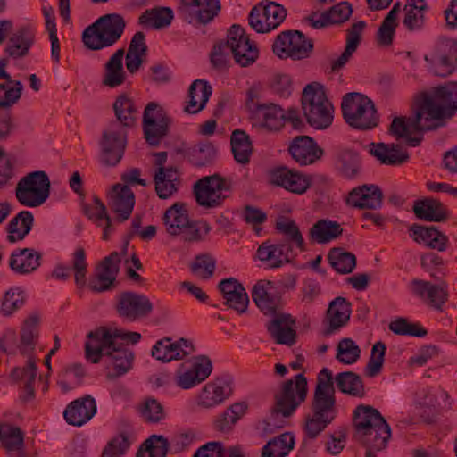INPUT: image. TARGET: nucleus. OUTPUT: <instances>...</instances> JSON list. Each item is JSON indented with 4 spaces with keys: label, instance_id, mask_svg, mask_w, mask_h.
<instances>
[{
    "label": "nucleus",
    "instance_id": "63",
    "mask_svg": "<svg viewBox=\"0 0 457 457\" xmlns=\"http://www.w3.org/2000/svg\"><path fill=\"white\" fill-rule=\"evenodd\" d=\"M389 329L395 334L401 336L424 337L428 335V330L419 322H410L407 319L402 317L391 321Z\"/></svg>",
    "mask_w": 457,
    "mask_h": 457
},
{
    "label": "nucleus",
    "instance_id": "53",
    "mask_svg": "<svg viewBox=\"0 0 457 457\" xmlns=\"http://www.w3.org/2000/svg\"><path fill=\"white\" fill-rule=\"evenodd\" d=\"M113 111L117 119V123L122 126V129L131 128L135 125L137 115V109L134 101L126 94L120 95L113 103Z\"/></svg>",
    "mask_w": 457,
    "mask_h": 457
},
{
    "label": "nucleus",
    "instance_id": "58",
    "mask_svg": "<svg viewBox=\"0 0 457 457\" xmlns=\"http://www.w3.org/2000/svg\"><path fill=\"white\" fill-rule=\"evenodd\" d=\"M170 442L162 435H152L140 445L137 457H166Z\"/></svg>",
    "mask_w": 457,
    "mask_h": 457
},
{
    "label": "nucleus",
    "instance_id": "47",
    "mask_svg": "<svg viewBox=\"0 0 457 457\" xmlns=\"http://www.w3.org/2000/svg\"><path fill=\"white\" fill-rule=\"evenodd\" d=\"M343 228L337 221L330 220H320L316 221L309 230V240L317 244H327L339 237Z\"/></svg>",
    "mask_w": 457,
    "mask_h": 457
},
{
    "label": "nucleus",
    "instance_id": "5",
    "mask_svg": "<svg viewBox=\"0 0 457 457\" xmlns=\"http://www.w3.org/2000/svg\"><path fill=\"white\" fill-rule=\"evenodd\" d=\"M354 438L366 448L365 457H376L391 437V428L378 410L358 405L353 414Z\"/></svg>",
    "mask_w": 457,
    "mask_h": 457
},
{
    "label": "nucleus",
    "instance_id": "59",
    "mask_svg": "<svg viewBox=\"0 0 457 457\" xmlns=\"http://www.w3.org/2000/svg\"><path fill=\"white\" fill-rule=\"evenodd\" d=\"M37 316H29L24 320L21 331L20 351L23 355L32 353L38 338Z\"/></svg>",
    "mask_w": 457,
    "mask_h": 457
},
{
    "label": "nucleus",
    "instance_id": "9",
    "mask_svg": "<svg viewBox=\"0 0 457 457\" xmlns=\"http://www.w3.org/2000/svg\"><path fill=\"white\" fill-rule=\"evenodd\" d=\"M194 195L196 203L206 209L218 208L229 196L231 182L215 173L204 176L194 184Z\"/></svg>",
    "mask_w": 457,
    "mask_h": 457
},
{
    "label": "nucleus",
    "instance_id": "38",
    "mask_svg": "<svg viewBox=\"0 0 457 457\" xmlns=\"http://www.w3.org/2000/svg\"><path fill=\"white\" fill-rule=\"evenodd\" d=\"M154 182L158 197L169 199L179 190L180 175L177 168H159L154 173Z\"/></svg>",
    "mask_w": 457,
    "mask_h": 457
},
{
    "label": "nucleus",
    "instance_id": "40",
    "mask_svg": "<svg viewBox=\"0 0 457 457\" xmlns=\"http://www.w3.org/2000/svg\"><path fill=\"white\" fill-rule=\"evenodd\" d=\"M365 27L366 22L360 21L352 24V26L347 29L345 50L339 57L331 62L332 72H338L349 62L353 54L357 50L358 46L361 43V34Z\"/></svg>",
    "mask_w": 457,
    "mask_h": 457
},
{
    "label": "nucleus",
    "instance_id": "23",
    "mask_svg": "<svg viewBox=\"0 0 457 457\" xmlns=\"http://www.w3.org/2000/svg\"><path fill=\"white\" fill-rule=\"evenodd\" d=\"M36 42V28L29 23L19 26L10 36L4 48L9 57L17 60L26 57Z\"/></svg>",
    "mask_w": 457,
    "mask_h": 457
},
{
    "label": "nucleus",
    "instance_id": "51",
    "mask_svg": "<svg viewBox=\"0 0 457 457\" xmlns=\"http://www.w3.org/2000/svg\"><path fill=\"white\" fill-rule=\"evenodd\" d=\"M231 151L235 161L240 164H247L253 154V144L245 130L237 129L230 136Z\"/></svg>",
    "mask_w": 457,
    "mask_h": 457
},
{
    "label": "nucleus",
    "instance_id": "52",
    "mask_svg": "<svg viewBox=\"0 0 457 457\" xmlns=\"http://www.w3.org/2000/svg\"><path fill=\"white\" fill-rule=\"evenodd\" d=\"M186 157L195 167L212 165L217 157V148L210 141L200 142L187 150Z\"/></svg>",
    "mask_w": 457,
    "mask_h": 457
},
{
    "label": "nucleus",
    "instance_id": "29",
    "mask_svg": "<svg viewBox=\"0 0 457 457\" xmlns=\"http://www.w3.org/2000/svg\"><path fill=\"white\" fill-rule=\"evenodd\" d=\"M252 298L265 315H276L280 308L281 297L275 292L273 283L269 280L258 281L252 291Z\"/></svg>",
    "mask_w": 457,
    "mask_h": 457
},
{
    "label": "nucleus",
    "instance_id": "7",
    "mask_svg": "<svg viewBox=\"0 0 457 457\" xmlns=\"http://www.w3.org/2000/svg\"><path fill=\"white\" fill-rule=\"evenodd\" d=\"M301 101L304 117L311 127L322 130L331 126L334 106L322 85L313 82L305 86Z\"/></svg>",
    "mask_w": 457,
    "mask_h": 457
},
{
    "label": "nucleus",
    "instance_id": "3",
    "mask_svg": "<svg viewBox=\"0 0 457 457\" xmlns=\"http://www.w3.org/2000/svg\"><path fill=\"white\" fill-rule=\"evenodd\" d=\"M117 335H111L106 327H99L87 334L88 341L85 343L86 358L92 363L100 362L104 357L108 368V379H115L131 370L134 361L133 352L122 342H115Z\"/></svg>",
    "mask_w": 457,
    "mask_h": 457
},
{
    "label": "nucleus",
    "instance_id": "36",
    "mask_svg": "<svg viewBox=\"0 0 457 457\" xmlns=\"http://www.w3.org/2000/svg\"><path fill=\"white\" fill-rule=\"evenodd\" d=\"M352 313L351 303L345 297H336L328 305L326 320L328 327L324 330L326 336L332 335L347 324Z\"/></svg>",
    "mask_w": 457,
    "mask_h": 457
},
{
    "label": "nucleus",
    "instance_id": "22",
    "mask_svg": "<svg viewBox=\"0 0 457 457\" xmlns=\"http://www.w3.org/2000/svg\"><path fill=\"white\" fill-rule=\"evenodd\" d=\"M194 352L193 343L188 339L179 338L172 341L170 337H163L154 344L151 354L158 361L170 362L173 360H181Z\"/></svg>",
    "mask_w": 457,
    "mask_h": 457
},
{
    "label": "nucleus",
    "instance_id": "4",
    "mask_svg": "<svg viewBox=\"0 0 457 457\" xmlns=\"http://www.w3.org/2000/svg\"><path fill=\"white\" fill-rule=\"evenodd\" d=\"M230 54L235 62L241 67H247L256 62L259 50L254 42H252L245 29L234 24L227 34L226 41L214 44L210 54V62L213 69L223 71L230 65Z\"/></svg>",
    "mask_w": 457,
    "mask_h": 457
},
{
    "label": "nucleus",
    "instance_id": "19",
    "mask_svg": "<svg viewBox=\"0 0 457 457\" xmlns=\"http://www.w3.org/2000/svg\"><path fill=\"white\" fill-rule=\"evenodd\" d=\"M220 10L218 0H180L179 13L195 27L212 21Z\"/></svg>",
    "mask_w": 457,
    "mask_h": 457
},
{
    "label": "nucleus",
    "instance_id": "10",
    "mask_svg": "<svg viewBox=\"0 0 457 457\" xmlns=\"http://www.w3.org/2000/svg\"><path fill=\"white\" fill-rule=\"evenodd\" d=\"M51 183L46 171L30 172L21 179L15 189L18 202L23 206L37 207L50 195Z\"/></svg>",
    "mask_w": 457,
    "mask_h": 457
},
{
    "label": "nucleus",
    "instance_id": "42",
    "mask_svg": "<svg viewBox=\"0 0 457 457\" xmlns=\"http://www.w3.org/2000/svg\"><path fill=\"white\" fill-rule=\"evenodd\" d=\"M123 48L118 49L104 66L102 85L110 88L121 86L126 79V73L123 69Z\"/></svg>",
    "mask_w": 457,
    "mask_h": 457
},
{
    "label": "nucleus",
    "instance_id": "35",
    "mask_svg": "<svg viewBox=\"0 0 457 457\" xmlns=\"http://www.w3.org/2000/svg\"><path fill=\"white\" fill-rule=\"evenodd\" d=\"M42 254L33 248L14 250L9 260L10 269L18 275H29L41 265Z\"/></svg>",
    "mask_w": 457,
    "mask_h": 457
},
{
    "label": "nucleus",
    "instance_id": "12",
    "mask_svg": "<svg viewBox=\"0 0 457 457\" xmlns=\"http://www.w3.org/2000/svg\"><path fill=\"white\" fill-rule=\"evenodd\" d=\"M308 394L307 378L303 373L284 381L280 389L274 394V403L283 408L286 415H293L306 400Z\"/></svg>",
    "mask_w": 457,
    "mask_h": 457
},
{
    "label": "nucleus",
    "instance_id": "43",
    "mask_svg": "<svg viewBox=\"0 0 457 457\" xmlns=\"http://www.w3.org/2000/svg\"><path fill=\"white\" fill-rule=\"evenodd\" d=\"M411 285L413 294L422 299H427L428 303L436 310H441L442 305L447 300V290L443 287L420 279L412 280Z\"/></svg>",
    "mask_w": 457,
    "mask_h": 457
},
{
    "label": "nucleus",
    "instance_id": "60",
    "mask_svg": "<svg viewBox=\"0 0 457 457\" xmlns=\"http://www.w3.org/2000/svg\"><path fill=\"white\" fill-rule=\"evenodd\" d=\"M24 90L21 80L10 78L0 83V109H9L21 98Z\"/></svg>",
    "mask_w": 457,
    "mask_h": 457
},
{
    "label": "nucleus",
    "instance_id": "50",
    "mask_svg": "<svg viewBox=\"0 0 457 457\" xmlns=\"http://www.w3.org/2000/svg\"><path fill=\"white\" fill-rule=\"evenodd\" d=\"M428 9L426 0H407L403 24L407 30L419 31L425 23L424 12Z\"/></svg>",
    "mask_w": 457,
    "mask_h": 457
},
{
    "label": "nucleus",
    "instance_id": "39",
    "mask_svg": "<svg viewBox=\"0 0 457 457\" xmlns=\"http://www.w3.org/2000/svg\"><path fill=\"white\" fill-rule=\"evenodd\" d=\"M266 325L270 336L277 344L292 345L295 342L296 332L292 328L294 320L290 315L278 313Z\"/></svg>",
    "mask_w": 457,
    "mask_h": 457
},
{
    "label": "nucleus",
    "instance_id": "14",
    "mask_svg": "<svg viewBox=\"0 0 457 457\" xmlns=\"http://www.w3.org/2000/svg\"><path fill=\"white\" fill-rule=\"evenodd\" d=\"M272 49L279 58L301 60L310 55L313 43L299 30H286L276 37Z\"/></svg>",
    "mask_w": 457,
    "mask_h": 457
},
{
    "label": "nucleus",
    "instance_id": "27",
    "mask_svg": "<svg viewBox=\"0 0 457 457\" xmlns=\"http://www.w3.org/2000/svg\"><path fill=\"white\" fill-rule=\"evenodd\" d=\"M96 413V400L90 395H85L67 405L63 417L68 424L81 427L88 422Z\"/></svg>",
    "mask_w": 457,
    "mask_h": 457
},
{
    "label": "nucleus",
    "instance_id": "34",
    "mask_svg": "<svg viewBox=\"0 0 457 457\" xmlns=\"http://www.w3.org/2000/svg\"><path fill=\"white\" fill-rule=\"evenodd\" d=\"M71 270H74L76 285L79 287H84L87 273V263L83 247H77L73 253L72 268L58 264L53 270L52 277L59 280H67L71 277Z\"/></svg>",
    "mask_w": 457,
    "mask_h": 457
},
{
    "label": "nucleus",
    "instance_id": "64",
    "mask_svg": "<svg viewBox=\"0 0 457 457\" xmlns=\"http://www.w3.org/2000/svg\"><path fill=\"white\" fill-rule=\"evenodd\" d=\"M143 419L152 424L161 423L166 418L162 404L155 398L148 397L144 401L140 409Z\"/></svg>",
    "mask_w": 457,
    "mask_h": 457
},
{
    "label": "nucleus",
    "instance_id": "24",
    "mask_svg": "<svg viewBox=\"0 0 457 457\" xmlns=\"http://www.w3.org/2000/svg\"><path fill=\"white\" fill-rule=\"evenodd\" d=\"M288 152L295 162L302 166L313 164L324 154L315 140L309 136H297L290 143Z\"/></svg>",
    "mask_w": 457,
    "mask_h": 457
},
{
    "label": "nucleus",
    "instance_id": "61",
    "mask_svg": "<svg viewBox=\"0 0 457 457\" xmlns=\"http://www.w3.org/2000/svg\"><path fill=\"white\" fill-rule=\"evenodd\" d=\"M328 260L332 268L339 274H349L356 267L355 255L340 247L332 248L328 254Z\"/></svg>",
    "mask_w": 457,
    "mask_h": 457
},
{
    "label": "nucleus",
    "instance_id": "33",
    "mask_svg": "<svg viewBox=\"0 0 457 457\" xmlns=\"http://www.w3.org/2000/svg\"><path fill=\"white\" fill-rule=\"evenodd\" d=\"M410 237L418 244H423L430 249L445 252L449 246L446 235L435 226H423L413 224L410 228Z\"/></svg>",
    "mask_w": 457,
    "mask_h": 457
},
{
    "label": "nucleus",
    "instance_id": "6",
    "mask_svg": "<svg viewBox=\"0 0 457 457\" xmlns=\"http://www.w3.org/2000/svg\"><path fill=\"white\" fill-rule=\"evenodd\" d=\"M125 28L126 21L120 14H104L85 29L82 42L90 50H101L117 43Z\"/></svg>",
    "mask_w": 457,
    "mask_h": 457
},
{
    "label": "nucleus",
    "instance_id": "18",
    "mask_svg": "<svg viewBox=\"0 0 457 457\" xmlns=\"http://www.w3.org/2000/svg\"><path fill=\"white\" fill-rule=\"evenodd\" d=\"M287 17V10L279 4L270 2L258 4L252 8L249 25L258 33H267L278 28Z\"/></svg>",
    "mask_w": 457,
    "mask_h": 457
},
{
    "label": "nucleus",
    "instance_id": "20",
    "mask_svg": "<svg viewBox=\"0 0 457 457\" xmlns=\"http://www.w3.org/2000/svg\"><path fill=\"white\" fill-rule=\"evenodd\" d=\"M269 181L271 185L280 187L295 195L304 194L311 187V179L308 175L287 166H279L270 170Z\"/></svg>",
    "mask_w": 457,
    "mask_h": 457
},
{
    "label": "nucleus",
    "instance_id": "15",
    "mask_svg": "<svg viewBox=\"0 0 457 457\" xmlns=\"http://www.w3.org/2000/svg\"><path fill=\"white\" fill-rule=\"evenodd\" d=\"M170 119L154 102L149 103L143 114L144 137L150 145L158 146L168 135Z\"/></svg>",
    "mask_w": 457,
    "mask_h": 457
},
{
    "label": "nucleus",
    "instance_id": "56",
    "mask_svg": "<svg viewBox=\"0 0 457 457\" xmlns=\"http://www.w3.org/2000/svg\"><path fill=\"white\" fill-rule=\"evenodd\" d=\"M94 204H85L83 206L84 213L89 220H94L98 226H102L101 221L105 222L103 231V239L108 240L110 234L113 232V228L110 216L107 213L104 204L97 195L93 196Z\"/></svg>",
    "mask_w": 457,
    "mask_h": 457
},
{
    "label": "nucleus",
    "instance_id": "55",
    "mask_svg": "<svg viewBox=\"0 0 457 457\" xmlns=\"http://www.w3.org/2000/svg\"><path fill=\"white\" fill-rule=\"evenodd\" d=\"M174 19L171 8L159 6L145 10L138 19L141 25L160 29L170 26Z\"/></svg>",
    "mask_w": 457,
    "mask_h": 457
},
{
    "label": "nucleus",
    "instance_id": "57",
    "mask_svg": "<svg viewBox=\"0 0 457 457\" xmlns=\"http://www.w3.org/2000/svg\"><path fill=\"white\" fill-rule=\"evenodd\" d=\"M293 434L286 432L268 441L262 449V457H287L294 448Z\"/></svg>",
    "mask_w": 457,
    "mask_h": 457
},
{
    "label": "nucleus",
    "instance_id": "8",
    "mask_svg": "<svg viewBox=\"0 0 457 457\" xmlns=\"http://www.w3.org/2000/svg\"><path fill=\"white\" fill-rule=\"evenodd\" d=\"M341 111L345 121L360 130H369L378 124L374 103L366 96L351 92L343 96Z\"/></svg>",
    "mask_w": 457,
    "mask_h": 457
},
{
    "label": "nucleus",
    "instance_id": "25",
    "mask_svg": "<svg viewBox=\"0 0 457 457\" xmlns=\"http://www.w3.org/2000/svg\"><path fill=\"white\" fill-rule=\"evenodd\" d=\"M257 257L262 262L268 264L269 269H278L285 263H290L297 255L288 245L263 242L257 249Z\"/></svg>",
    "mask_w": 457,
    "mask_h": 457
},
{
    "label": "nucleus",
    "instance_id": "13",
    "mask_svg": "<svg viewBox=\"0 0 457 457\" xmlns=\"http://www.w3.org/2000/svg\"><path fill=\"white\" fill-rule=\"evenodd\" d=\"M114 309L118 316L126 321L134 322L148 317L153 312L150 299L134 291H122L116 295Z\"/></svg>",
    "mask_w": 457,
    "mask_h": 457
},
{
    "label": "nucleus",
    "instance_id": "37",
    "mask_svg": "<svg viewBox=\"0 0 457 457\" xmlns=\"http://www.w3.org/2000/svg\"><path fill=\"white\" fill-rule=\"evenodd\" d=\"M413 212L418 219L429 222H442L450 216L447 207L442 202L433 197H426L415 201Z\"/></svg>",
    "mask_w": 457,
    "mask_h": 457
},
{
    "label": "nucleus",
    "instance_id": "32",
    "mask_svg": "<svg viewBox=\"0 0 457 457\" xmlns=\"http://www.w3.org/2000/svg\"><path fill=\"white\" fill-rule=\"evenodd\" d=\"M383 193L373 184L353 188L348 194L346 204L358 209H378L382 205Z\"/></svg>",
    "mask_w": 457,
    "mask_h": 457
},
{
    "label": "nucleus",
    "instance_id": "21",
    "mask_svg": "<svg viewBox=\"0 0 457 457\" xmlns=\"http://www.w3.org/2000/svg\"><path fill=\"white\" fill-rule=\"evenodd\" d=\"M120 263V256L117 252L104 257L96 267L95 280L88 285L90 290L95 293L112 290L119 274Z\"/></svg>",
    "mask_w": 457,
    "mask_h": 457
},
{
    "label": "nucleus",
    "instance_id": "54",
    "mask_svg": "<svg viewBox=\"0 0 457 457\" xmlns=\"http://www.w3.org/2000/svg\"><path fill=\"white\" fill-rule=\"evenodd\" d=\"M34 223V216L29 211H21L13 217L7 225V240L15 243L24 239L30 232Z\"/></svg>",
    "mask_w": 457,
    "mask_h": 457
},
{
    "label": "nucleus",
    "instance_id": "31",
    "mask_svg": "<svg viewBox=\"0 0 457 457\" xmlns=\"http://www.w3.org/2000/svg\"><path fill=\"white\" fill-rule=\"evenodd\" d=\"M367 151L384 165L399 166L409 160V154L400 144L371 142L367 145Z\"/></svg>",
    "mask_w": 457,
    "mask_h": 457
},
{
    "label": "nucleus",
    "instance_id": "30",
    "mask_svg": "<svg viewBox=\"0 0 457 457\" xmlns=\"http://www.w3.org/2000/svg\"><path fill=\"white\" fill-rule=\"evenodd\" d=\"M109 205L117 214V220H127L134 209L135 195L128 185L115 184L109 195Z\"/></svg>",
    "mask_w": 457,
    "mask_h": 457
},
{
    "label": "nucleus",
    "instance_id": "28",
    "mask_svg": "<svg viewBox=\"0 0 457 457\" xmlns=\"http://www.w3.org/2000/svg\"><path fill=\"white\" fill-rule=\"evenodd\" d=\"M218 287L228 308L235 310L239 314L246 312L249 297L245 287L237 278H224L219 283Z\"/></svg>",
    "mask_w": 457,
    "mask_h": 457
},
{
    "label": "nucleus",
    "instance_id": "16",
    "mask_svg": "<svg viewBox=\"0 0 457 457\" xmlns=\"http://www.w3.org/2000/svg\"><path fill=\"white\" fill-rule=\"evenodd\" d=\"M126 143L127 129L117 122H111L100 141L102 162L108 166L118 164L123 156Z\"/></svg>",
    "mask_w": 457,
    "mask_h": 457
},
{
    "label": "nucleus",
    "instance_id": "1",
    "mask_svg": "<svg viewBox=\"0 0 457 457\" xmlns=\"http://www.w3.org/2000/svg\"><path fill=\"white\" fill-rule=\"evenodd\" d=\"M334 382L343 394L360 398L365 395L362 378L357 373L343 371L333 379L332 371L323 368L317 377L311 412L305 416L303 431L309 439L317 438L337 417Z\"/></svg>",
    "mask_w": 457,
    "mask_h": 457
},
{
    "label": "nucleus",
    "instance_id": "62",
    "mask_svg": "<svg viewBox=\"0 0 457 457\" xmlns=\"http://www.w3.org/2000/svg\"><path fill=\"white\" fill-rule=\"evenodd\" d=\"M386 350V345L381 341L373 345L369 361L364 368V374L368 378H375L381 373Z\"/></svg>",
    "mask_w": 457,
    "mask_h": 457
},
{
    "label": "nucleus",
    "instance_id": "45",
    "mask_svg": "<svg viewBox=\"0 0 457 457\" xmlns=\"http://www.w3.org/2000/svg\"><path fill=\"white\" fill-rule=\"evenodd\" d=\"M275 229L283 236V239L279 242L281 245H288L293 250L295 246L300 252L307 250L303 234L295 220L281 218L276 221Z\"/></svg>",
    "mask_w": 457,
    "mask_h": 457
},
{
    "label": "nucleus",
    "instance_id": "49",
    "mask_svg": "<svg viewBox=\"0 0 457 457\" xmlns=\"http://www.w3.org/2000/svg\"><path fill=\"white\" fill-rule=\"evenodd\" d=\"M256 122L269 130H278L284 125V111L277 104H263L253 115Z\"/></svg>",
    "mask_w": 457,
    "mask_h": 457
},
{
    "label": "nucleus",
    "instance_id": "46",
    "mask_svg": "<svg viewBox=\"0 0 457 457\" xmlns=\"http://www.w3.org/2000/svg\"><path fill=\"white\" fill-rule=\"evenodd\" d=\"M212 88L207 81L204 79H195L189 87V102L184 108V111L192 114L198 113L204 108L212 96Z\"/></svg>",
    "mask_w": 457,
    "mask_h": 457
},
{
    "label": "nucleus",
    "instance_id": "26",
    "mask_svg": "<svg viewBox=\"0 0 457 457\" xmlns=\"http://www.w3.org/2000/svg\"><path fill=\"white\" fill-rule=\"evenodd\" d=\"M232 378L223 375L204 386L199 396V404L212 408L220 404L232 394Z\"/></svg>",
    "mask_w": 457,
    "mask_h": 457
},
{
    "label": "nucleus",
    "instance_id": "11",
    "mask_svg": "<svg viewBox=\"0 0 457 457\" xmlns=\"http://www.w3.org/2000/svg\"><path fill=\"white\" fill-rule=\"evenodd\" d=\"M428 71L435 76L447 77L457 70V41L440 38L424 56Z\"/></svg>",
    "mask_w": 457,
    "mask_h": 457
},
{
    "label": "nucleus",
    "instance_id": "41",
    "mask_svg": "<svg viewBox=\"0 0 457 457\" xmlns=\"http://www.w3.org/2000/svg\"><path fill=\"white\" fill-rule=\"evenodd\" d=\"M335 165L340 175L347 179H356L361 171V158L355 151L337 148L334 153Z\"/></svg>",
    "mask_w": 457,
    "mask_h": 457
},
{
    "label": "nucleus",
    "instance_id": "48",
    "mask_svg": "<svg viewBox=\"0 0 457 457\" xmlns=\"http://www.w3.org/2000/svg\"><path fill=\"white\" fill-rule=\"evenodd\" d=\"M0 440L10 457H21V452L24 450V435L19 427L2 424Z\"/></svg>",
    "mask_w": 457,
    "mask_h": 457
},
{
    "label": "nucleus",
    "instance_id": "17",
    "mask_svg": "<svg viewBox=\"0 0 457 457\" xmlns=\"http://www.w3.org/2000/svg\"><path fill=\"white\" fill-rule=\"evenodd\" d=\"M212 371L209 357L199 355L181 363L176 371V384L183 389L192 388L204 381Z\"/></svg>",
    "mask_w": 457,
    "mask_h": 457
},
{
    "label": "nucleus",
    "instance_id": "2",
    "mask_svg": "<svg viewBox=\"0 0 457 457\" xmlns=\"http://www.w3.org/2000/svg\"><path fill=\"white\" fill-rule=\"evenodd\" d=\"M457 111V83L451 81L423 93L413 119L400 116L392 120L388 133L396 139L408 136L410 129L416 132L429 131L441 126L440 120L451 118Z\"/></svg>",
    "mask_w": 457,
    "mask_h": 457
},
{
    "label": "nucleus",
    "instance_id": "44",
    "mask_svg": "<svg viewBox=\"0 0 457 457\" xmlns=\"http://www.w3.org/2000/svg\"><path fill=\"white\" fill-rule=\"evenodd\" d=\"M189 221L188 212L184 203L173 204L163 215L167 232L171 236L179 235L189 225Z\"/></svg>",
    "mask_w": 457,
    "mask_h": 457
}]
</instances>
